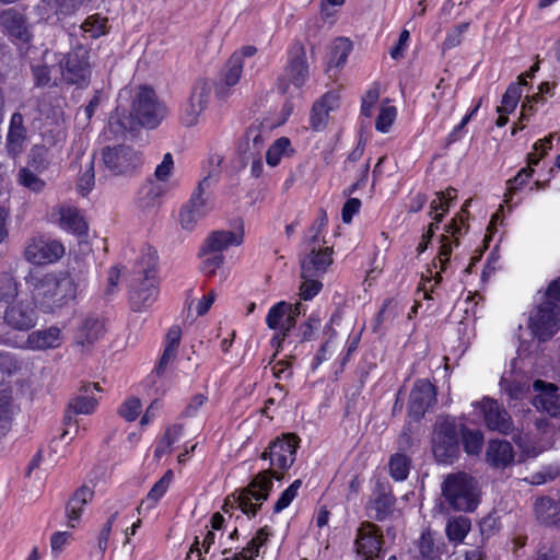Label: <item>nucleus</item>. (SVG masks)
I'll return each instance as SVG.
<instances>
[{
	"label": "nucleus",
	"instance_id": "nucleus-1",
	"mask_svg": "<svg viewBox=\"0 0 560 560\" xmlns=\"http://www.w3.org/2000/svg\"><path fill=\"white\" fill-rule=\"evenodd\" d=\"M33 301L47 313L60 310L77 295V284L66 271L33 273L25 278Z\"/></svg>",
	"mask_w": 560,
	"mask_h": 560
},
{
	"label": "nucleus",
	"instance_id": "nucleus-2",
	"mask_svg": "<svg viewBox=\"0 0 560 560\" xmlns=\"http://www.w3.org/2000/svg\"><path fill=\"white\" fill-rule=\"evenodd\" d=\"M445 503L455 511L472 512L480 501V487L477 479L464 471L448 474L441 485Z\"/></svg>",
	"mask_w": 560,
	"mask_h": 560
},
{
	"label": "nucleus",
	"instance_id": "nucleus-3",
	"mask_svg": "<svg viewBox=\"0 0 560 560\" xmlns=\"http://www.w3.org/2000/svg\"><path fill=\"white\" fill-rule=\"evenodd\" d=\"M272 478L281 479L282 475H278L270 468L257 474L238 494L233 493L225 499L222 506L223 512L229 513L230 510L238 508L246 514L256 515L262 502L268 499L272 488Z\"/></svg>",
	"mask_w": 560,
	"mask_h": 560
},
{
	"label": "nucleus",
	"instance_id": "nucleus-4",
	"mask_svg": "<svg viewBox=\"0 0 560 560\" xmlns=\"http://www.w3.org/2000/svg\"><path fill=\"white\" fill-rule=\"evenodd\" d=\"M560 324V278L550 282L545 301L529 316V328L540 341L549 340Z\"/></svg>",
	"mask_w": 560,
	"mask_h": 560
},
{
	"label": "nucleus",
	"instance_id": "nucleus-5",
	"mask_svg": "<svg viewBox=\"0 0 560 560\" xmlns=\"http://www.w3.org/2000/svg\"><path fill=\"white\" fill-rule=\"evenodd\" d=\"M101 155L104 168L113 176H132L143 165L142 152L124 143L104 147Z\"/></svg>",
	"mask_w": 560,
	"mask_h": 560
},
{
	"label": "nucleus",
	"instance_id": "nucleus-6",
	"mask_svg": "<svg viewBox=\"0 0 560 560\" xmlns=\"http://www.w3.org/2000/svg\"><path fill=\"white\" fill-rule=\"evenodd\" d=\"M312 236L305 242V252L300 257L301 276L317 277L324 275L332 264V247L325 246L319 237V229L311 228Z\"/></svg>",
	"mask_w": 560,
	"mask_h": 560
},
{
	"label": "nucleus",
	"instance_id": "nucleus-7",
	"mask_svg": "<svg viewBox=\"0 0 560 560\" xmlns=\"http://www.w3.org/2000/svg\"><path fill=\"white\" fill-rule=\"evenodd\" d=\"M132 115L141 127L155 128L166 116V107L159 100L154 90L138 86L131 101Z\"/></svg>",
	"mask_w": 560,
	"mask_h": 560
},
{
	"label": "nucleus",
	"instance_id": "nucleus-8",
	"mask_svg": "<svg viewBox=\"0 0 560 560\" xmlns=\"http://www.w3.org/2000/svg\"><path fill=\"white\" fill-rule=\"evenodd\" d=\"M61 80L68 85L84 89L90 84L91 63L90 50L78 45L59 61Z\"/></svg>",
	"mask_w": 560,
	"mask_h": 560
},
{
	"label": "nucleus",
	"instance_id": "nucleus-9",
	"mask_svg": "<svg viewBox=\"0 0 560 560\" xmlns=\"http://www.w3.org/2000/svg\"><path fill=\"white\" fill-rule=\"evenodd\" d=\"M459 451L458 432L453 419L439 417L432 435V452L440 463H448L457 457Z\"/></svg>",
	"mask_w": 560,
	"mask_h": 560
},
{
	"label": "nucleus",
	"instance_id": "nucleus-10",
	"mask_svg": "<svg viewBox=\"0 0 560 560\" xmlns=\"http://www.w3.org/2000/svg\"><path fill=\"white\" fill-rule=\"evenodd\" d=\"M308 77V66L306 62V54L303 45L293 46L289 63L283 73L278 79V90L282 94L290 93L291 86L299 90Z\"/></svg>",
	"mask_w": 560,
	"mask_h": 560
},
{
	"label": "nucleus",
	"instance_id": "nucleus-11",
	"mask_svg": "<svg viewBox=\"0 0 560 560\" xmlns=\"http://www.w3.org/2000/svg\"><path fill=\"white\" fill-rule=\"evenodd\" d=\"M63 254L65 247L60 242L36 236L27 241L23 256L31 264L46 265L57 261Z\"/></svg>",
	"mask_w": 560,
	"mask_h": 560
},
{
	"label": "nucleus",
	"instance_id": "nucleus-12",
	"mask_svg": "<svg viewBox=\"0 0 560 560\" xmlns=\"http://www.w3.org/2000/svg\"><path fill=\"white\" fill-rule=\"evenodd\" d=\"M211 179L209 176L205 177L198 185L192 194L188 203L183 208L179 222L184 230L191 231L197 222L201 220L207 213L208 197H205L206 189L210 188Z\"/></svg>",
	"mask_w": 560,
	"mask_h": 560
},
{
	"label": "nucleus",
	"instance_id": "nucleus-13",
	"mask_svg": "<svg viewBox=\"0 0 560 560\" xmlns=\"http://www.w3.org/2000/svg\"><path fill=\"white\" fill-rule=\"evenodd\" d=\"M299 438L295 434H285L282 439L272 441L261 454L262 459H270L271 466L279 469H289L295 460Z\"/></svg>",
	"mask_w": 560,
	"mask_h": 560
},
{
	"label": "nucleus",
	"instance_id": "nucleus-14",
	"mask_svg": "<svg viewBox=\"0 0 560 560\" xmlns=\"http://www.w3.org/2000/svg\"><path fill=\"white\" fill-rule=\"evenodd\" d=\"M0 26L15 44H27L33 37L26 15L16 8L0 12Z\"/></svg>",
	"mask_w": 560,
	"mask_h": 560
},
{
	"label": "nucleus",
	"instance_id": "nucleus-15",
	"mask_svg": "<svg viewBox=\"0 0 560 560\" xmlns=\"http://www.w3.org/2000/svg\"><path fill=\"white\" fill-rule=\"evenodd\" d=\"M244 240V223L242 219L234 222L233 231H213L205 241L200 252L202 255L210 253L220 254L230 246H240Z\"/></svg>",
	"mask_w": 560,
	"mask_h": 560
},
{
	"label": "nucleus",
	"instance_id": "nucleus-16",
	"mask_svg": "<svg viewBox=\"0 0 560 560\" xmlns=\"http://www.w3.org/2000/svg\"><path fill=\"white\" fill-rule=\"evenodd\" d=\"M532 402L537 410L560 417V393L557 385L536 380L533 383Z\"/></svg>",
	"mask_w": 560,
	"mask_h": 560
},
{
	"label": "nucleus",
	"instance_id": "nucleus-17",
	"mask_svg": "<svg viewBox=\"0 0 560 560\" xmlns=\"http://www.w3.org/2000/svg\"><path fill=\"white\" fill-rule=\"evenodd\" d=\"M479 405L485 423L489 430L504 435L514 431L513 420L501 404L491 398H483Z\"/></svg>",
	"mask_w": 560,
	"mask_h": 560
},
{
	"label": "nucleus",
	"instance_id": "nucleus-18",
	"mask_svg": "<svg viewBox=\"0 0 560 560\" xmlns=\"http://www.w3.org/2000/svg\"><path fill=\"white\" fill-rule=\"evenodd\" d=\"M436 402V390L428 380H418L409 395L408 412L419 420L425 411Z\"/></svg>",
	"mask_w": 560,
	"mask_h": 560
},
{
	"label": "nucleus",
	"instance_id": "nucleus-19",
	"mask_svg": "<svg viewBox=\"0 0 560 560\" xmlns=\"http://www.w3.org/2000/svg\"><path fill=\"white\" fill-rule=\"evenodd\" d=\"M382 544L383 535L380 528L370 522L362 523L355 539L357 552L365 560H373L375 557H380Z\"/></svg>",
	"mask_w": 560,
	"mask_h": 560
},
{
	"label": "nucleus",
	"instance_id": "nucleus-20",
	"mask_svg": "<svg viewBox=\"0 0 560 560\" xmlns=\"http://www.w3.org/2000/svg\"><path fill=\"white\" fill-rule=\"evenodd\" d=\"M2 318L10 328L26 331L36 325L35 308L27 302H18L1 310Z\"/></svg>",
	"mask_w": 560,
	"mask_h": 560
},
{
	"label": "nucleus",
	"instance_id": "nucleus-21",
	"mask_svg": "<svg viewBox=\"0 0 560 560\" xmlns=\"http://www.w3.org/2000/svg\"><path fill=\"white\" fill-rule=\"evenodd\" d=\"M158 295L159 288L155 273L152 270H145L139 287L130 292V307L133 312H142L156 301Z\"/></svg>",
	"mask_w": 560,
	"mask_h": 560
},
{
	"label": "nucleus",
	"instance_id": "nucleus-22",
	"mask_svg": "<svg viewBox=\"0 0 560 560\" xmlns=\"http://www.w3.org/2000/svg\"><path fill=\"white\" fill-rule=\"evenodd\" d=\"M272 125L264 121H254L246 130L240 144V152L244 158H253L262 154L266 139Z\"/></svg>",
	"mask_w": 560,
	"mask_h": 560
},
{
	"label": "nucleus",
	"instance_id": "nucleus-23",
	"mask_svg": "<svg viewBox=\"0 0 560 560\" xmlns=\"http://www.w3.org/2000/svg\"><path fill=\"white\" fill-rule=\"evenodd\" d=\"M96 405L97 400L89 396H77L72 398L68 404L63 423L68 427L74 425V432L71 433L69 430H65L61 433L60 439L66 441V443L71 442L73 440V435L79 432V427L77 425L74 416L92 413Z\"/></svg>",
	"mask_w": 560,
	"mask_h": 560
},
{
	"label": "nucleus",
	"instance_id": "nucleus-24",
	"mask_svg": "<svg viewBox=\"0 0 560 560\" xmlns=\"http://www.w3.org/2000/svg\"><path fill=\"white\" fill-rule=\"evenodd\" d=\"M291 304L284 301L277 303L273 305L267 315L266 323L269 328L277 329L280 331L281 336L277 335L273 337L272 341H277L278 347L284 340L288 332L294 327V322H292V315H290Z\"/></svg>",
	"mask_w": 560,
	"mask_h": 560
},
{
	"label": "nucleus",
	"instance_id": "nucleus-25",
	"mask_svg": "<svg viewBox=\"0 0 560 560\" xmlns=\"http://www.w3.org/2000/svg\"><path fill=\"white\" fill-rule=\"evenodd\" d=\"M104 335V324L94 316L88 315L81 319L74 335V342L78 346L86 347L93 345Z\"/></svg>",
	"mask_w": 560,
	"mask_h": 560
},
{
	"label": "nucleus",
	"instance_id": "nucleus-26",
	"mask_svg": "<svg viewBox=\"0 0 560 560\" xmlns=\"http://www.w3.org/2000/svg\"><path fill=\"white\" fill-rule=\"evenodd\" d=\"M395 501L388 488L378 486L369 503V515L376 521L386 520L393 512Z\"/></svg>",
	"mask_w": 560,
	"mask_h": 560
},
{
	"label": "nucleus",
	"instance_id": "nucleus-27",
	"mask_svg": "<svg viewBox=\"0 0 560 560\" xmlns=\"http://www.w3.org/2000/svg\"><path fill=\"white\" fill-rule=\"evenodd\" d=\"M243 59L241 56L233 55L226 66V71L222 80L215 86V95L220 100H225L230 94V89L241 79L243 72Z\"/></svg>",
	"mask_w": 560,
	"mask_h": 560
},
{
	"label": "nucleus",
	"instance_id": "nucleus-28",
	"mask_svg": "<svg viewBox=\"0 0 560 560\" xmlns=\"http://www.w3.org/2000/svg\"><path fill=\"white\" fill-rule=\"evenodd\" d=\"M536 520L544 525H560V502L549 497H540L534 503Z\"/></svg>",
	"mask_w": 560,
	"mask_h": 560
},
{
	"label": "nucleus",
	"instance_id": "nucleus-29",
	"mask_svg": "<svg viewBox=\"0 0 560 560\" xmlns=\"http://www.w3.org/2000/svg\"><path fill=\"white\" fill-rule=\"evenodd\" d=\"M514 459L513 447L508 441H490L487 448V460L495 468H505Z\"/></svg>",
	"mask_w": 560,
	"mask_h": 560
},
{
	"label": "nucleus",
	"instance_id": "nucleus-30",
	"mask_svg": "<svg viewBox=\"0 0 560 560\" xmlns=\"http://www.w3.org/2000/svg\"><path fill=\"white\" fill-rule=\"evenodd\" d=\"M62 340L61 330L55 326L34 331L27 338L30 346L39 350L58 348L62 343Z\"/></svg>",
	"mask_w": 560,
	"mask_h": 560
},
{
	"label": "nucleus",
	"instance_id": "nucleus-31",
	"mask_svg": "<svg viewBox=\"0 0 560 560\" xmlns=\"http://www.w3.org/2000/svg\"><path fill=\"white\" fill-rule=\"evenodd\" d=\"M93 495L94 491L90 487L82 486L69 499L66 511L71 527H74L72 522L80 518L84 505L93 499Z\"/></svg>",
	"mask_w": 560,
	"mask_h": 560
},
{
	"label": "nucleus",
	"instance_id": "nucleus-32",
	"mask_svg": "<svg viewBox=\"0 0 560 560\" xmlns=\"http://www.w3.org/2000/svg\"><path fill=\"white\" fill-rule=\"evenodd\" d=\"M138 126L140 125L132 115V110L127 115L125 112L119 113L117 109L108 119V129L116 137H125L128 132L136 131Z\"/></svg>",
	"mask_w": 560,
	"mask_h": 560
},
{
	"label": "nucleus",
	"instance_id": "nucleus-33",
	"mask_svg": "<svg viewBox=\"0 0 560 560\" xmlns=\"http://www.w3.org/2000/svg\"><path fill=\"white\" fill-rule=\"evenodd\" d=\"M269 536L270 532L267 526L260 528L241 552L223 560H254L259 553V548L266 544Z\"/></svg>",
	"mask_w": 560,
	"mask_h": 560
},
{
	"label": "nucleus",
	"instance_id": "nucleus-34",
	"mask_svg": "<svg viewBox=\"0 0 560 560\" xmlns=\"http://www.w3.org/2000/svg\"><path fill=\"white\" fill-rule=\"evenodd\" d=\"M13 413L12 390L5 388L0 392V439L4 438L11 430Z\"/></svg>",
	"mask_w": 560,
	"mask_h": 560
},
{
	"label": "nucleus",
	"instance_id": "nucleus-35",
	"mask_svg": "<svg viewBox=\"0 0 560 560\" xmlns=\"http://www.w3.org/2000/svg\"><path fill=\"white\" fill-rule=\"evenodd\" d=\"M59 213L62 228L69 229L79 235L86 232L88 225L77 208L61 207Z\"/></svg>",
	"mask_w": 560,
	"mask_h": 560
},
{
	"label": "nucleus",
	"instance_id": "nucleus-36",
	"mask_svg": "<svg viewBox=\"0 0 560 560\" xmlns=\"http://www.w3.org/2000/svg\"><path fill=\"white\" fill-rule=\"evenodd\" d=\"M523 85H527V81L523 77H518V82L509 85L502 97L501 106L497 109L498 113H512L515 109L522 97Z\"/></svg>",
	"mask_w": 560,
	"mask_h": 560
},
{
	"label": "nucleus",
	"instance_id": "nucleus-37",
	"mask_svg": "<svg viewBox=\"0 0 560 560\" xmlns=\"http://www.w3.org/2000/svg\"><path fill=\"white\" fill-rule=\"evenodd\" d=\"M410 466L411 459L404 453H395L389 458V474L397 481H402L408 477Z\"/></svg>",
	"mask_w": 560,
	"mask_h": 560
},
{
	"label": "nucleus",
	"instance_id": "nucleus-38",
	"mask_svg": "<svg viewBox=\"0 0 560 560\" xmlns=\"http://www.w3.org/2000/svg\"><path fill=\"white\" fill-rule=\"evenodd\" d=\"M211 91V82L206 79H199L194 84L188 101L194 102V104H196L197 107L203 112L208 105Z\"/></svg>",
	"mask_w": 560,
	"mask_h": 560
},
{
	"label": "nucleus",
	"instance_id": "nucleus-39",
	"mask_svg": "<svg viewBox=\"0 0 560 560\" xmlns=\"http://www.w3.org/2000/svg\"><path fill=\"white\" fill-rule=\"evenodd\" d=\"M26 138V129L23 125V116L20 113H14L11 117L10 128L8 133L9 145L13 149L21 148Z\"/></svg>",
	"mask_w": 560,
	"mask_h": 560
},
{
	"label": "nucleus",
	"instance_id": "nucleus-40",
	"mask_svg": "<svg viewBox=\"0 0 560 560\" xmlns=\"http://www.w3.org/2000/svg\"><path fill=\"white\" fill-rule=\"evenodd\" d=\"M351 48L352 44L348 38H336L330 48L329 62L336 67L342 66L346 62Z\"/></svg>",
	"mask_w": 560,
	"mask_h": 560
},
{
	"label": "nucleus",
	"instance_id": "nucleus-41",
	"mask_svg": "<svg viewBox=\"0 0 560 560\" xmlns=\"http://www.w3.org/2000/svg\"><path fill=\"white\" fill-rule=\"evenodd\" d=\"M18 183L36 194L43 191L46 186V183L28 167H21L19 170Z\"/></svg>",
	"mask_w": 560,
	"mask_h": 560
},
{
	"label": "nucleus",
	"instance_id": "nucleus-42",
	"mask_svg": "<svg viewBox=\"0 0 560 560\" xmlns=\"http://www.w3.org/2000/svg\"><path fill=\"white\" fill-rule=\"evenodd\" d=\"M469 529V518L459 516L448 522L446 533L451 540L460 541L465 538Z\"/></svg>",
	"mask_w": 560,
	"mask_h": 560
},
{
	"label": "nucleus",
	"instance_id": "nucleus-43",
	"mask_svg": "<svg viewBox=\"0 0 560 560\" xmlns=\"http://www.w3.org/2000/svg\"><path fill=\"white\" fill-rule=\"evenodd\" d=\"M182 432V424L168 427L155 448V457L160 458L163 454L168 453L171 445L178 439Z\"/></svg>",
	"mask_w": 560,
	"mask_h": 560
},
{
	"label": "nucleus",
	"instance_id": "nucleus-44",
	"mask_svg": "<svg viewBox=\"0 0 560 560\" xmlns=\"http://www.w3.org/2000/svg\"><path fill=\"white\" fill-rule=\"evenodd\" d=\"M22 369V362L11 352H0V376L11 377Z\"/></svg>",
	"mask_w": 560,
	"mask_h": 560
},
{
	"label": "nucleus",
	"instance_id": "nucleus-45",
	"mask_svg": "<svg viewBox=\"0 0 560 560\" xmlns=\"http://www.w3.org/2000/svg\"><path fill=\"white\" fill-rule=\"evenodd\" d=\"M34 84L37 88L56 86L57 79L51 78V69L47 65L32 66Z\"/></svg>",
	"mask_w": 560,
	"mask_h": 560
},
{
	"label": "nucleus",
	"instance_id": "nucleus-46",
	"mask_svg": "<svg viewBox=\"0 0 560 560\" xmlns=\"http://www.w3.org/2000/svg\"><path fill=\"white\" fill-rule=\"evenodd\" d=\"M302 283L300 285V296L301 299L307 301L313 299L323 287V283L318 280L317 277H305L301 276Z\"/></svg>",
	"mask_w": 560,
	"mask_h": 560
},
{
	"label": "nucleus",
	"instance_id": "nucleus-47",
	"mask_svg": "<svg viewBox=\"0 0 560 560\" xmlns=\"http://www.w3.org/2000/svg\"><path fill=\"white\" fill-rule=\"evenodd\" d=\"M107 19L100 15L89 16L82 24L81 28L85 33H90L91 37L96 38L105 33Z\"/></svg>",
	"mask_w": 560,
	"mask_h": 560
},
{
	"label": "nucleus",
	"instance_id": "nucleus-48",
	"mask_svg": "<svg viewBox=\"0 0 560 560\" xmlns=\"http://www.w3.org/2000/svg\"><path fill=\"white\" fill-rule=\"evenodd\" d=\"M419 552L424 559H434L439 555V547L435 545L431 532L422 533L419 542Z\"/></svg>",
	"mask_w": 560,
	"mask_h": 560
},
{
	"label": "nucleus",
	"instance_id": "nucleus-49",
	"mask_svg": "<svg viewBox=\"0 0 560 560\" xmlns=\"http://www.w3.org/2000/svg\"><path fill=\"white\" fill-rule=\"evenodd\" d=\"M290 147V140L288 138L278 139L266 152V161L270 166L278 165L282 154H285V150Z\"/></svg>",
	"mask_w": 560,
	"mask_h": 560
},
{
	"label": "nucleus",
	"instance_id": "nucleus-50",
	"mask_svg": "<svg viewBox=\"0 0 560 560\" xmlns=\"http://www.w3.org/2000/svg\"><path fill=\"white\" fill-rule=\"evenodd\" d=\"M202 110L194 102L187 100L180 112V122L186 127H192L198 122Z\"/></svg>",
	"mask_w": 560,
	"mask_h": 560
},
{
	"label": "nucleus",
	"instance_id": "nucleus-51",
	"mask_svg": "<svg viewBox=\"0 0 560 560\" xmlns=\"http://www.w3.org/2000/svg\"><path fill=\"white\" fill-rule=\"evenodd\" d=\"M301 485H302V481L300 479H298L282 492L279 500L276 502V504L273 506L275 513H279L290 505V503L295 498Z\"/></svg>",
	"mask_w": 560,
	"mask_h": 560
},
{
	"label": "nucleus",
	"instance_id": "nucleus-52",
	"mask_svg": "<svg viewBox=\"0 0 560 560\" xmlns=\"http://www.w3.org/2000/svg\"><path fill=\"white\" fill-rule=\"evenodd\" d=\"M533 168H522L513 179L508 182L509 187L508 191L504 195V201L509 202L512 199L513 194L517 190L518 187L523 186L526 180L533 175Z\"/></svg>",
	"mask_w": 560,
	"mask_h": 560
},
{
	"label": "nucleus",
	"instance_id": "nucleus-53",
	"mask_svg": "<svg viewBox=\"0 0 560 560\" xmlns=\"http://www.w3.org/2000/svg\"><path fill=\"white\" fill-rule=\"evenodd\" d=\"M395 106H383L376 119L375 127L381 132H387L396 117Z\"/></svg>",
	"mask_w": 560,
	"mask_h": 560
},
{
	"label": "nucleus",
	"instance_id": "nucleus-54",
	"mask_svg": "<svg viewBox=\"0 0 560 560\" xmlns=\"http://www.w3.org/2000/svg\"><path fill=\"white\" fill-rule=\"evenodd\" d=\"M172 471L168 470L164 474V476L152 487L150 492L147 495V501H152V503H156L166 492L171 479H172Z\"/></svg>",
	"mask_w": 560,
	"mask_h": 560
},
{
	"label": "nucleus",
	"instance_id": "nucleus-55",
	"mask_svg": "<svg viewBox=\"0 0 560 560\" xmlns=\"http://www.w3.org/2000/svg\"><path fill=\"white\" fill-rule=\"evenodd\" d=\"M141 410V401L131 397L127 399L119 408V415L127 421H133L137 419Z\"/></svg>",
	"mask_w": 560,
	"mask_h": 560
},
{
	"label": "nucleus",
	"instance_id": "nucleus-56",
	"mask_svg": "<svg viewBox=\"0 0 560 560\" xmlns=\"http://www.w3.org/2000/svg\"><path fill=\"white\" fill-rule=\"evenodd\" d=\"M329 109L325 107V104L315 103L312 108L311 125L313 129L319 130L326 126Z\"/></svg>",
	"mask_w": 560,
	"mask_h": 560
},
{
	"label": "nucleus",
	"instance_id": "nucleus-57",
	"mask_svg": "<svg viewBox=\"0 0 560 560\" xmlns=\"http://www.w3.org/2000/svg\"><path fill=\"white\" fill-rule=\"evenodd\" d=\"M118 516V512H115L113 513L107 522L104 524L102 530L100 532V535H98V540H97V547H98V550H100V558L102 559L103 558V555L105 552V550L107 549V546H108V539H109V536H110V533H112V528H113V525H114V522L116 521Z\"/></svg>",
	"mask_w": 560,
	"mask_h": 560
},
{
	"label": "nucleus",
	"instance_id": "nucleus-58",
	"mask_svg": "<svg viewBox=\"0 0 560 560\" xmlns=\"http://www.w3.org/2000/svg\"><path fill=\"white\" fill-rule=\"evenodd\" d=\"M463 444L468 454H478L482 447V435L479 432L467 431L463 434Z\"/></svg>",
	"mask_w": 560,
	"mask_h": 560
},
{
	"label": "nucleus",
	"instance_id": "nucleus-59",
	"mask_svg": "<svg viewBox=\"0 0 560 560\" xmlns=\"http://www.w3.org/2000/svg\"><path fill=\"white\" fill-rule=\"evenodd\" d=\"M396 308L397 303L394 299L385 300L376 315V325L380 326L384 322L393 320L397 316Z\"/></svg>",
	"mask_w": 560,
	"mask_h": 560
},
{
	"label": "nucleus",
	"instance_id": "nucleus-60",
	"mask_svg": "<svg viewBox=\"0 0 560 560\" xmlns=\"http://www.w3.org/2000/svg\"><path fill=\"white\" fill-rule=\"evenodd\" d=\"M380 97L378 88L374 86L366 91L362 97L361 114L371 117L373 114V107L377 103Z\"/></svg>",
	"mask_w": 560,
	"mask_h": 560
},
{
	"label": "nucleus",
	"instance_id": "nucleus-61",
	"mask_svg": "<svg viewBox=\"0 0 560 560\" xmlns=\"http://www.w3.org/2000/svg\"><path fill=\"white\" fill-rule=\"evenodd\" d=\"M320 327V318L315 315H312L305 323L301 324L299 327L301 334V341L311 340L314 331Z\"/></svg>",
	"mask_w": 560,
	"mask_h": 560
},
{
	"label": "nucleus",
	"instance_id": "nucleus-62",
	"mask_svg": "<svg viewBox=\"0 0 560 560\" xmlns=\"http://www.w3.org/2000/svg\"><path fill=\"white\" fill-rule=\"evenodd\" d=\"M361 201L358 198H350L342 207L341 218L345 223H350L355 213L359 212Z\"/></svg>",
	"mask_w": 560,
	"mask_h": 560
},
{
	"label": "nucleus",
	"instance_id": "nucleus-63",
	"mask_svg": "<svg viewBox=\"0 0 560 560\" xmlns=\"http://www.w3.org/2000/svg\"><path fill=\"white\" fill-rule=\"evenodd\" d=\"M94 185V163L90 162L88 170L82 174L79 182V189L85 194L92 189Z\"/></svg>",
	"mask_w": 560,
	"mask_h": 560
},
{
	"label": "nucleus",
	"instance_id": "nucleus-64",
	"mask_svg": "<svg viewBox=\"0 0 560 560\" xmlns=\"http://www.w3.org/2000/svg\"><path fill=\"white\" fill-rule=\"evenodd\" d=\"M173 164L174 163L171 153H166L163 158L162 163L158 165V167L155 168V177L159 180H165L172 172Z\"/></svg>",
	"mask_w": 560,
	"mask_h": 560
}]
</instances>
